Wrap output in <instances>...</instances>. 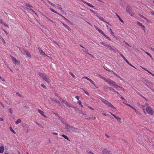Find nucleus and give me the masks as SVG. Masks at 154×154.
<instances>
[{
    "label": "nucleus",
    "instance_id": "nucleus-25",
    "mask_svg": "<svg viewBox=\"0 0 154 154\" xmlns=\"http://www.w3.org/2000/svg\"><path fill=\"white\" fill-rule=\"evenodd\" d=\"M117 120V121L119 122L120 123H121V119L120 118L118 117V116H117L116 118H115Z\"/></svg>",
    "mask_w": 154,
    "mask_h": 154
},
{
    "label": "nucleus",
    "instance_id": "nucleus-15",
    "mask_svg": "<svg viewBox=\"0 0 154 154\" xmlns=\"http://www.w3.org/2000/svg\"><path fill=\"white\" fill-rule=\"evenodd\" d=\"M102 154H108V151L106 149H104L102 151Z\"/></svg>",
    "mask_w": 154,
    "mask_h": 154
},
{
    "label": "nucleus",
    "instance_id": "nucleus-29",
    "mask_svg": "<svg viewBox=\"0 0 154 154\" xmlns=\"http://www.w3.org/2000/svg\"><path fill=\"white\" fill-rule=\"evenodd\" d=\"M62 24L66 29H67L68 30H69V29H70L69 28L67 25L63 23H62Z\"/></svg>",
    "mask_w": 154,
    "mask_h": 154
},
{
    "label": "nucleus",
    "instance_id": "nucleus-34",
    "mask_svg": "<svg viewBox=\"0 0 154 154\" xmlns=\"http://www.w3.org/2000/svg\"><path fill=\"white\" fill-rule=\"evenodd\" d=\"M103 68H104V69H105V70H107V71H109V72H111L112 71V70L109 69L108 68L106 67H104Z\"/></svg>",
    "mask_w": 154,
    "mask_h": 154
},
{
    "label": "nucleus",
    "instance_id": "nucleus-60",
    "mask_svg": "<svg viewBox=\"0 0 154 154\" xmlns=\"http://www.w3.org/2000/svg\"><path fill=\"white\" fill-rule=\"evenodd\" d=\"M112 72V73L114 74V75H117V74H116V73H115L114 72L112 71H112L111 72Z\"/></svg>",
    "mask_w": 154,
    "mask_h": 154
},
{
    "label": "nucleus",
    "instance_id": "nucleus-1",
    "mask_svg": "<svg viewBox=\"0 0 154 154\" xmlns=\"http://www.w3.org/2000/svg\"><path fill=\"white\" fill-rule=\"evenodd\" d=\"M19 50L21 51V52L24 55H26L27 56L29 57H31V54L29 52L24 49H22L19 48Z\"/></svg>",
    "mask_w": 154,
    "mask_h": 154
},
{
    "label": "nucleus",
    "instance_id": "nucleus-63",
    "mask_svg": "<svg viewBox=\"0 0 154 154\" xmlns=\"http://www.w3.org/2000/svg\"><path fill=\"white\" fill-rule=\"evenodd\" d=\"M124 42L125 43V44L127 45H128L130 47L129 44L127 42H125V41H124Z\"/></svg>",
    "mask_w": 154,
    "mask_h": 154
},
{
    "label": "nucleus",
    "instance_id": "nucleus-50",
    "mask_svg": "<svg viewBox=\"0 0 154 154\" xmlns=\"http://www.w3.org/2000/svg\"><path fill=\"white\" fill-rule=\"evenodd\" d=\"M109 112L115 118H116V117L117 116H116L114 114H113L112 113V112Z\"/></svg>",
    "mask_w": 154,
    "mask_h": 154
},
{
    "label": "nucleus",
    "instance_id": "nucleus-32",
    "mask_svg": "<svg viewBox=\"0 0 154 154\" xmlns=\"http://www.w3.org/2000/svg\"><path fill=\"white\" fill-rule=\"evenodd\" d=\"M126 63L129 65H130V66H131L135 68V67L133 66L132 64H131L127 60H126L125 61Z\"/></svg>",
    "mask_w": 154,
    "mask_h": 154
},
{
    "label": "nucleus",
    "instance_id": "nucleus-11",
    "mask_svg": "<svg viewBox=\"0 0 154 154\" xmlns=\"http://www.w3.org/2000/svg\"><path fill=\"white\" fill-rule=\"evenodd\" d=\"M101 101L104 104L106 105L107 106L108 103H109V102L107 100L103 99V98H101Z\"/></svg>",
    "mask_w": 154,
    "mask_h": 154
},
{
    "label": "nucleus",
    "instance_id": "nucleus-3",
    "mask_svg": "<svg viewBox=\"0 0 154 154\" xmlns=\"http://www.w3.org/2000/svg\"><path fill=\"white\" fill-rule=\"evenodd\" d=\"M146 111L149 114L153 115V111L152 109L149 105L146 108Z\"/></svg>",
    "mask_w": 154,
    "mask_h": 154
},
{
    "label": "nucleus",
    "instance_id": "nucleus-51",
    "mask_svg": "<svg viewBox=\"0 0 154 154\" xmlns=\"http://www.w3.org/2000/svg\"><path fill=\"white\" fill-rule=\"evenodd\" d=\"M83 78H85V79H87V80H88L89 81L90 80V79L89 78H88V77H86V76H84L83 77Z\"/></svg>",
    "mask_w": 154,
    "mask_h": 154
},
{
    "label": "nucleus",
    "instance_id": "nucleus-40",
    "mask_svg": "<svg viewBox=\"0 0 154 154\" xmlns=\"http://www.w3.org/2000/svg\"><path fill=\"white\" fill-rule=\"evenodd\" d=\"M137 23L140 26H141L142 27H144V26L141 23H140L139 22H137Z\"/></svg>",
    "mask_w": 154,
    "mask_h": 154
},
{
    "label": "nucleus",
    "instance_id": "nucleus-26",
    "mask_svg": "<svg viewBox=\"0 0 154 154\" xmlns=\"http://www.w3.org/2000/svg\"><path fill=\"white\" fill-rule=\"evenodd\" d=\"M128 13L131 16H134V14L133 12H132V10L131 11H128Z\"/></svg>",
    "mask_w": 154,
    "mask_h": 154
},
{
    "label": "nucleus",
    "instance_id": "nucleus-8",
    "mask_svg": "<svg viewBox=\"0 0 154 154\" xmlns=\"http://www.w3.org/2000/svg\"><path fill=\"white\" fill-rule=\"evenodd\" d=\"M12 61L15 64H18L20 63V61L17 60L14 57L12 58Z\"/></svg>",
    "mask_w": 154,
    "mask_h": 154
},
{
    "label": "nucleus",
    "instance_id": "nucleus-13",
    "mask_svg": "<svg viewBox=\"0 0 154 154\" xmlns=\"http://www.w3.org/2000/svg\"><path fill=\"white\" fill-rule=\"evenodd\" d=\"M112 86H113L115 87V88L116 89H117L118 88H122V87H121L119 86L116 84V83L115 82L114 83V84Z\"/></svg>",
    "mask_w": 154,
    "mask_h": 154
},
{
    "label": "nucleus",
    "instance_id": "nucleus-39",
    "mask_svg": "<svg viewBox=\"0 0 154 154\" xmlns=\"http://www.w3.org/2000/svg\"><path fill=\"white\" fill-rule=\"evenodd\" d=\"M26 5L27 7H29L33 8V7L31 5H30L28 3H26Z\"/></svg>",
    "mask_w": 154,
    "mask_h": 154
},
{
    "label": "nucleus",
    "instance_id": "nucleus-53",
    "mask_svg": "<svg viewBox=\"0 0 154 154\" xmlns=\"http://www.w3.org/2000/svg\"><path fill=\"white\" fill-rule=\"evenodd\" d=\"M3 24L5 26L9 28V27L8 26L6 23H3Z\"/></svg>",
    "mask_w": 154,
    "mask_h": 154
},
{
    "label": "nucleus",
    "instance_id": "nucleus-28",
    "mask_svg": "<svg viewBox=\"0 0 154 154\" xmlns=\"http://www.w3.org/2000/svg\"><path fill=\"white\" fill-rule=\"evenodd\" d=\"M116 14V16H117V17L119 18V20L121 22H122L123 23H124V22H123V20H122V19H121V18L119 16V15H118L117 14Z\"/></svg>",
    "mask_w": 154,
    "mask_h": 154
},
{
    "label": "nucleus",
    "instance_id": "nucleus-37",
    "mask_svg": "<svg viewBox=\"0 0 154 154\" xmlns=\"http://www.w3.org/2000/svg\"><path fill=\"white\" fill-rule=\"evenodd\" d=\"M110 31L111 34V35L113 36H114V34L113 32L112 31V30L111 29H109Z\"/></svg>",
    "mask_w": 154,
    "mask_h": 154
},
{
    "label": "nucleus",
    "instance_id": "nucleus-62",
    "mask_svg": "<svg viewBox=\"0 0 154 154\" xmlns=\"http://www.w3.org/2000/svg\"><path fill=\"white\" fill-rule=\"evenodd\" d=\"M63 17V18L65 20H66V21H67L68 22H69V21L67 19H66L65 17Z\"/></svg>",
    "mask_w": 154,
    "mask_h": 154
},
{
    "label": "nucleus",
    "instance_id": "nucleus-57",
    "mask_svg": "<svg viewBox=\"0 0 154 154\" xmlns=\"http://www.w3.org/2000/svg\"><path fill=\"white\" fill-rule=\"evenodd\" d=\"M61 121L62 123H63L65 125H66L67 124L64 121L61 120Z\"/></svg>",
    "mask_w": 154,
    "mask_h": 154
},
{
    "label": "nucleus",
    "instance_id": "nucleus-27",
    "mask_svg": "<svg viewBox=\"0 0 154 154\" xmlns=\"http://www.w3.org/2000/svg\"><path fill=\"white\" fill-rule=\"evenodd\" d=\"M139 15L140 16V17L144 18V19L146 20V21H147L148 22V20L145 17H144L143 16V15H141L140 14H139Z\"/></svg>",
    "mask_w": 154,
    "mask_h": 154
},
{
    "label": "nucleus",
    "instance_id": "nucleus-54",
    "mask_svg": "<svg viewBox=\"0 0 154 154\" xmlns=\"http://www.w3.org/2000/svg\"><path fill=\"white\" fill-rule=\"evenodd\" d=\"M35 123L37 124L38 125V126H41V125H40V123H38V122H35Z\"/></svg>",
    "mask_w": 154,
    "mask_h": 154
},
{
    "label": "nucleus",
    "instance_id": "nucleus-33",
    "mask_svg": "<svg viewBox=\"0 0 154 154\" xmlns=\"http://www.w3.org/2000/svg\"><path fill=\"white\" fill-rule=\"evenodd\" d=\"M83 51H84L87 54L88 53V50H87L85 48H83Z\"/></svg>",
    "mask_w": 154,
    "mask_h": 154
},
{
    "label": "nucleus",
    "instance_id": "nucleus-19",
    "mask_svg": "<svg viewBox=\"0 0 154 154\" xmlns=\"http://www.w3.org/2000/svg\"><path fill=\"white\" fill-rule=\"evenodd\" d=\"M79 97H78V103H79V104L81 106V107H83V106L82 105V103L80 101H79Z\"/></svg>",
    "mask_w": 154,
    "mask_h": 154
},
{
    "label": "nucleus",
    "instance_id": "nucleus-23",
    "mask_svg": "<svg viewBox=\"0 0 154 154\" xmlns=\"http://www.w3.org/2000/svg\"><path fill=\"white\" fill-rule=\"evenodd\" d=\"M106 88L107 89H109L110 90H111L112 91H113L114 92H116V91H115L114 89L112 88L111 87H107V88Z\"/></svg>",
    "mask_w": 154,
    "mask_h": 154
},
{
    "label": "nucleus",
    "instance_id": "nucleus-30",
    "mask_svg": "<svg viewBox=\"0 0 154 154\" xmlns=\"http://www.w3.org/2000/svg\"><path fill=\"white\" fill-rule=\"evenodd\" d=\"M62 137H63L65 139L68 140H69V139L68 137L67 136L65 135L62 134Z\"/></svg>",
    "mask_w": 154,
    "mask_h": 154
},
{
    "label": "nucleus",
    "instance_id": "nucleus-47",
    "mask_svg": "<svg viewBox=\"0 0 154 154\" xmlns=\"http://www.w3.org/2000/svg\"><path fill=\"white\" fill-rule=\"evenodd\" d=\"M38 75L41 76L42 77V75H45V74L42 73H41L39 72Z\"/></svg>",
    "mask_w": 154,
    "mask_h": 154
},
{
    "label": "nucleus",
    "instance_id": "nucleus-48",
    "mask_svg": "<svg viewBox=\"0 0 154 154\" xmlns=\"http://www.w3.org/2000/svg\"><path fill=\"white\" fill-rule=\"evenodd\" d=\"M83 90L84 91V92L88 95L89 96V93H88L87 91H84L83 89Z\"/></svg>",
    "mask_w": 154,
    "mask_h": 154
},
{
    "label": "nucleus",
    "instance_id": "nucleus-6",
    "mask_svg": "<svg viewBox=\"0 0 154 154\" xmlns=\"http://www.w3.org/2000/svg\"><path fill=\"white\" fill-rule=\"evenodd\" d=\"M65 128L67 131H70L72 130L73 128L67 124L66 125Z\"/></svg>",
    "mask_w": 154,
    "mask_h": 154
},
{
    "label": "nucleus",
    "instance_id": "nucleus-59",
    "mask_svg": "<svg viewBox=\"0 0 154 154\" xmlns=\"http://www.w3.org/2000/svg\"><path fill=\"white\" fill-rule=\"evenodd\" d=\"M16 95H18L20 97H22V95L18 93H17L16 94Z\"/></svg>",
    "mask_w": 154,
    "mask_h": 154
},
{
    "label": "nucleus",
    "instance_id": "nucleus-52",
    "mask_svg": "<svg viewBox=\"0 0 154 154\" xmlns=\"http://www.w3.org/2000/svg\"><path fill=\"white\" fill-rule=\"evenodd\" d=\"M119 96L120 97V98L121 100H125L124 98H123L121 95H120Z\"/></svg>",
    "mask_w": 154,
    "mask_h": 154
},
{
    "label": "nucleus",
    "instance_id": "nucleus-45",
    "mask_svg": "<svg viewBox=\"0 0 154 154\" xmlns=\"http://www.w3.org/2000/svg\"><path fill=\"white\" fill-rule=\"evenodd\" d=\"M69 73L73 78H75V75L72 72H70Z\"/></svg>",
    "mask_w": 154,
    "mask_h": 154
},
{
    "label": "nucleus",
    "instance_id": "nucleus-9",
    "mask_svg": "<svg viewBox=\"0 0 154 154\" xmlns=\"http://www.w3.org/2000/svg\"><path fill=\"white\" fill-rule=\"evenodd\" d=\"M38 50L39 52H40V54L42 55H45V56H47V55H46L45 53L40 48H38Z\"/></svg>",
    "mask_w": 154,
    "mask_h": 154
},
{
    "label": "nucleus",
    "instance_id": "nucleus-5",
    "mask_svg": "<svg viewBox=\"0 0 154 154\" xmlns=\"http://www.w3.org/2000/svg\"><path fill=\"white\" fill-rule=\"evenodd\" d=\"M43 79L47 83H49L50 82V79L48 78V76L46 75H42Z\"/></svg>",
    "mask_w": 154,
    "mask_h": 154
},
{
    "label": "nucleus",
    "instance_id": "nucleus-58",
    "mask_svg": "<svg viewBox=\"0 0 154 154\" xmlns=\"http://www.w3.org/2000/svg\"><path fill=\"white\" fill-rule=\"evenodd\" d=\"M52 134H53L54 135H58V133L55 132H52Z\"/></svg>",
    "mask_w": 154,
    "mask_h": 154
},
{
    "label": "nucleus",
    "instance_id": "nucleus-24",
    "mask_svg": "<svg viewBox=\"0 0 154 154\" xmlns=\"http://www.w3.org/2000/svg\"><path fill=\"white\" fill-rule=\"evenodd\" d=\"M119 53L120 54V56L122 57V58L125 61L127 60L125 57L120 52H119Z\"/></svg>",
    "mask_w": 154,
    "mask_h": 154
},
{
    "label": "nucleus",
    "instance_id": "nucleus-18",
    "mask_svg": "<svg viewBox=\"0 0 154 154\" xmlns=\"http://www.w3.org/2000/svg\"><path fill=\"white\" fill-rule=\"evenodd\" d=\"M86 152L88 154H94L91 150L88 149L86 150Z\"/></svg>",
    "mask_w": 154,
    "mask_h": 154
},
{
    "label": "nucleus",
    "instance_id": "nucleus-7",
    "mask_svg": "<svg viewBox=\"0 0 154 154\" xmlns=\"http://www.w3.org/2000/svg\"><path fill=\"white\" fill-rule=\"evenodd\" d=\"M149 104L148 103H145V104L143 105H141L140 106V107L142 108V109L143 111L145 113V108L146 107L148 106Z\"/></svg>",
    "mask_w": 154,
    "mask_h": 154
},
{
    "label": "nucleus",
    "instance_id": "nucleus-22",
    "mask_svg": "<svg viewBox=\"0 0 154 154\" xmlns=\"http://www.w3.org/2000/svg\"><path fill=\"white\" fill-rule=\"evenodd\" d=\"M97 17L99 18V19L100 20H101V21H103L105 22H106L108 24V23H107V22H106V21H104L103 20V18L102 17H101L99 16H97Z\"/></svg>",
    "mask_w": 154,
    "mask_h": 154
},
{
    "label": "nucleus",
    "instance_id": "nucleus-44",
    "mask_svg": "<svg viewBox=\"0 0 154 154\" xmlns=\"http://www.w3.org/2000/svg\"><path fill=\"white\" fill-rule=\"evenodd\" d=\"M59 98L60 100V101H62L63 102V103L65 101H64V100H63L62 99L61 97H60V96H59Z\"/></svg>",
    "mask_w": 154,
    "mask_h": 154
},
{
    "label": "nucleus",
    "instance_id": "nucleus-10",
    "mask_svg": "<svg viewBox=\"0 0 154 154\" xmlns=\"http://www.w3.org/2000/svg\"><path fill=\"white\" fill-rule=\"evenodd\" d=\"M38 112H39V113L40 114H41V115H42V116H43L45 117L46 118L47 117L46 116V115L44 114V112L43 111H42L41 110H40V109H38Z\"/></svg>",
    "mask_w": 154,
    "mask_h": 154
},
{
    "label": "nucleus",
    "instance_id": "nucleus-36",
    "mask_svg": "<svg viewBox=\"0 0 154 154\" xmlns=\"http://www.w3.org/2000/svg\"><path fill=\"white\" fill-rule=\"evenodd\" d=\"M48 3H49V4H50L51 6H55V5H54V3H52L51 2H50V1H48Z\"/></svg>",
    "mask_w": 154,
    "mask_h": 154
},
{
    "label": "nucleus",
    "instance_id": "nucleus-2",
    "mask_svg": "<svg viewBox=\"0 0 154 154\" xmlns=\"http://www.w3.org/2000/svg\"><path fill=\"white\" fill-rule=\"evenodd\" d=\"M102 79L104 80L108 84L111 85H113L115 82L109 79H106L105 78H102Z\"/></svg>",
    "mask_w": 154,
    "mask_h": 154
},
{
    "label": "nucleus",
    "instance_id": "nucleus-38",
    "mask_svg": "<svg viewBox=\"0 0 154 154\" xmlns=\"http://www.w3.org/2000/svg\"><path fill=\"white\" fill-rule=\"evenodd\" d=\"M134 111L137 114L139 115L140 114V112L138 110H137L136 109H134Z\"/></svg>",
    "mask_w": 154,
    "mask_h": 154
},
{
    "label": "nucleus",
    "instance_id": "nucleus-31",
    "mask_svg": "<svg viewBox=\"0 0 154 154\" xmlns=\"http://www.w3.org/2000/svg\"><path fill=\"white\" fill-rule=\"evenodd\" d=\"M64 103L66 104V105L67 106L69 107H72L71 106L69 105V103L67 101H65L64 102Z\"/></svg>",
    "mask_w": 154,
    "mask_h": 154
},
{
    "label": "nucleus",
    "instance_id": "nucleus-12",
    "mask_svg": "<svg viewBox=\"0 0 154 154\" xmlns=\"http://www.w3.org/2000/svg\"><path fill=\"white\" fill-rule=\"evenodd\" d=\"M94 27L96 28V29L100 33L102 34H104V32L102 31V30L99 28H98L96 26H94Z\"/></svg>",
    "mask_w": 154,
    "mask_h": 154
},
{
    "label": "nucleus",
    "instance_id": "nucleus-55",
    "mask_svg": "<svg viewBox=\"0 0 154 154\" xmlns=\"http://www.w3.org/2000/svg\"><path fill=\"white\" fill-rule=\"evenodd\" d=\"M100 43L101 44H102V45H104L105 46V45L106 43H104L103 42H100Z\"/></svg>",
    "mask_w": 154,
    "mask_h": 154
},
{
    "label": "nucleus",
    "instance_id": "nucleus-61",
    "mask_svg": "<svg viewBox=\"0 0 154 154\" xmlns=\"http://www.w3.org/2000/svg\"><path fill=\"white\" fill-rule=\"evenodd\" d=\"M0 78L1 79V80H2L3 81V82L5 81V80L4 79L2 78V76H0Z\"/></svg>",
    "mask_w": 154,
    "mask_h": 154
},
{
    "label": "nucleus",
    "instance_id": "nucleus-41",
    "mask_svg": "<svg viewBox=\"0 0 154 154\" xmlns=\"http://www.w3.org/2000/svg\"><path fill=\"white\" fill-rule=\"evenodd\" d=\"M87 54L89 55L91 58H94V57L92 54H89L88 53Z\"/></svg>",
    "mask_w": 154,
    "mask_h": 154
},
{
    "label": "nucleus",
    "instance_id": "nucleus-43",
    "mask_svg": "<svg viewBox=\"0 0 154 154\" xmlns=\"http://www.w3.org/2000/svg\"><path fill=\"white\" fill-rule=\"evenodd\" d=\"M50 10L52 11L53 12L55 13H57V12L56 11L54 10L52 8H50Z\"/></svg>",
    "mask_w": 154,
    "mask_h": 154
},
{
    "label": "nucleus",
    "instance_id": "nucleus-46",
    "mask_svg": "<svg viewBox=\"0 0 154 154\" xmlns=\"http://www.w3.org/2000/svg\"><path fill=\"white\" fill-rule=\"evenodd\" d=\"M41 86L45 89H46V86H45V85H44L43 84H41Z\"/></svg>",
    "mask_w": 154,
    "mask_h": 154
},
{
    "label": "nucleus",
    "instance_id": "nucleus-21",
    "mask_svg": "<svg viewBox=\"0 0 154 154\" xmlns=\"http://www.w3.org/2000/svg\"><path fill=\"white\" fill-rule=\"evenodd\" d=\"M21 122V120L20 119H18L17 121H15V124H17L20 123Z\"/></svg>",
    "mask_w": 154,
    "mask_h": 154
},
{
    "label": "nucleus",
    "instance_id": "nucleus-16",
    "mask_svg": "<svg viewBox=\"0 0 154 154\" xmlns=\"http://www.w3.org/2000/svg\"><path fill=\"white\" fill-rule=\"evenodd\" d=\"M83 2L85 3L88 6H90L91 7L93 8L94 7V6L92 4H91L89 3H88L86 1H84Z\"/></svg>",
    "mask_w": 154,
    "mask_h": 154
},
{
    "label": "nucleus",
    "instance_id": "nucleus-49",
    "mask_svg": "<svg viewBox=\"0 0 154 154\" xmlns=\"http://www.w3.org/2000/svg\"><path fill=\"white\" fill-rule=\"evenodd\" d=\"M109 112L115 118H116V117L117 116H116L114 114H113L112 113V112Z\"/></svg>",
    "mask_w": 154,
    "mask_h": 154
},
{
    "label": "nucleus",
    "instance_id": "nucleus-42",
    "mask_svg": "<svg viewBox=\"0 0 154 154\" xmlns=\"http://www.w3.org/2000/svg\"><path fill=\"white\" fill-rule=\"evenodd\" d=\"M10 131L14 133L15 134V132L14 131L13 129L11 127H10Z\"/></svg>",
    "mask_w": 154,
    "mask_h": 154
},
{
    "label": "nucleus",
    "instance_id": "nucleus-14",
    "mask_svg": "<svg viewBox=\"0 0 154 154\" xmlns=\"http://www.w3.org/2000/svg\"><path fill=\"white\" fill-rule=\"evenodd\" d=\"M107 106H109V107H110L112 109H116V108L114 107L111 103H110L109 102L108 103V105H107Z\"/></svg>",
    "mask_w": 154,
    "mask_h": 154
},
{
    "label": "nucleus",
    "instance_id": "nucleus-17",
    "mask_svg": "<svg viewBox=\"0 0 154 154\" xmlns=\"http://www.w3.org/2000/svg\"><path fill=\"white\" fill-rule=\"evenodd\" d=\"M4 151V147L3 146L0 147V153H2Z\"/></svg>",
    "mask_w": 154,
    "mask_h": 154
},
{
    "label": "nucleus",
    "instance_id": "nucleus-4",
    "mask_svg": "<svg viewBox=\"0 0 154 154\" xmlns=\"http://www.w3.org/2000/svg\"><path fill=\"white\" fill-rule=\"evenodd\" d=\"M105 46L109 48V49L113 50L115 51H116V48H115L114 47L112 46H111V45L107 43H106Z\"/></svg>",
    "mask_w": 154,
    "mask_h": 154
},
{
    "label": "nucleus",
    "instance_id": "nucleus-64",
    "mask_svg": "<svg viewBox=\"0 0 154 154\" xmlns=\"http://www.w3.org/2000/svg\"><path fill=\"white\" fill-rule=\"evenodd\" d=\"M54 102H56V103H59V102L57 100H54Z\"/></svg>",
    "mask_w": 154,
    "mask_h": 154
},
{
    "label": "nucleus",
    "instance_id": "nucleus-56",
    "mask_svg": "<svg viewBox=\"0 0 154 154\" xmlns=\"http://www.w3.org/2000/svg\"><path fill=\"white\" fill-rule=\"evenodd\" d=\"M123 103H124L125 105H126L127 106H129L130 107V106H131V105H130L129 104H128V103H124V102H123Z\"/></svg>",
    "mask_w": 154,
    "mask_h": 154
},
{
    "label": "nucleus",
    "instance_id": "nucleus-20",
    "mask_svg": "<svg viewBox=\"0 0 154 154\" xmlns=\"http://www.w3.org/2000/svg\"><path fill=\"white\" fill-rule=\"evenodd\" d=\"M131 11V9L130 7L128 6L127 7L126 11L128 13V11Z\"/></svg>",
    "mask_w": 154,
    "mask_h": 154
},
{
    "label": "nucleus",
    "instance_id": "nucleus-35",
    "mask_svg": "<svg viewBox=\"0 0 154 154\" xmlns=\"http://www.w3.org/2000/svg\"><path fill=\"white\" fill-rule=\"evenodd\" d=\"M8 111L9 112L11 113L12 114L13 113V111L12 110V109L11 108H9V109H8Z\"/></svg>",
    "mask_w": 154,
    "mask_h": 154
}]
</instances>
